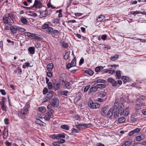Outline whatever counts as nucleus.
I'll list each match as a JSON object with an SVG mask.
<instances>
[{
    "label": "nucleus",
    "instance_id": "obj_1",
    "mask_svg": "<svg viewBox=\"0 0 146 146\" xmlns=\"http://www.w3.org/2000/svg\"><path fill=\"white\" fill-rule=\"evenodd\" d=\"M29 104H26L24 107L21 111L18 112V115L19 117L22 119H24L27 116L29 113L28 108H30Z\"/></svg>",
    "mask_w": 146,
    "mask_h": 146
},
{
    "label": "nucleus",
    "instance_id": "obj_2",
    "mask_svg": "<svg viewBox=\"0 0 146 146\" xmlns=\"http://www.w3.org/2000/svg\"><path fill=\"white\" fill-rule=\"evenodd\" d=\"M14 18V15L13 13H7L4 15L3 17V22L4 24H9V22L10 23H14L13 19Z\"/></svg>",
    "mask_w": 146,
    "mask_h": 146
},
{
    "label": "nucleus",
    "instance_id": "obj_3",
    "mask_svg": "<svg viewBox=\"0 0 146 146\" xmlns=\"http://www.w3.org/2000/svg\"><path fill=\"white\" fill-rule=\"evenodd\" d=\"M124 112L123 109L121 107L120 109H116L114 112V117L117 119L120 116H121L122 115H123Z\"/></svg>",
    "mask_w": 146,
    "mask_h": 146
},
{
    "label": "nucleus",
    "instance_id": "obj_4",
    "mask_svg": "<svg viewBox=\"0 0 146 146\" xmlns=\"http://www.w3.org/2000/svg\"><path fill=\"white\" fill-rule=\"evenodd\" d=\"M88 104V106L91 109H97L99 108L100 106L99 104L96 103H93L91 100H89Z\"/></svg>",
    "mask_w": 146,
    "mask_h": 146
},
{
    "label": "nucleus",
    "instance_id": "obj_5",
    "mask_svg": "<svg viewBox=\"0 0 146 146\" xmlns=\"http://www.w3.org/2000/svg\"><path fill=\"white\" fill-rule=\"evenodd\" d=\"M59 100L56 97H54L50 102L51 105L54 107H57L59 105Z\"/></svg>",
    "mask_w": 146,
    "mask_h": 146
},
{
    "label": "nucleus",
    "instance_id": "obj_6",
    "mask_svg": "<svg viewBox=\"0 0 146 146\" xmlns=\"http://www.w3.org/2000/svg\"><path fill=\"white\" fill-rule=\"evenodd\" d=\"M136 105L135 106V109L136 111L141 109V107L144 105L142 101H141L140 99H137L135 102Z\"/></svg>",
    "mask_w": 146,
    "mask_h": 146
},
{
    "label": "nucleus",
    "instance_id": "obj_7",
    "mask_svg": "<svg viewBox=\"0 0 146 146\" xmlns=\"http://www.w3.org/2000/svg\"><path fill=\"white\" fill-rule=\"evenodd\" d=\"M41 5V3L40 1L38 0H35V3L33 6H31L30 7H24V8L29 9H32V8L34 7L38 8H40Z\"/></svg>",
    "mask_w": 146,
    "mask_h": 146
},
{
    "label": "nucleus",
    "instance_id": "obj_8",
    "mask_svg": "<svg viewBox=\"0 0 146 146\" xmlns=\"http://www.w3.org/2000/svg\"><path fill=\"white\" fill-rule=\"evenodd\" d=\"M24 34L30 38L36 40H38L40 39V37L38 36H36L35 34L29 32H25Z\"/></svg>",
    "mask_w": 146,
    "mask_h": 146
},
{
    "label": "nucleus",
    "instance_id": "obj_9",
    "mask_svg": "<svg viewBox=\"0 0 146 146\" xmlns=\"http://www.w3.org/2000/svg\"><path fill=\"white\" fill-rule=\"evenodd\" d=\"M53 95V92L51 91H50L43 98L42 100V102H47L52 97Z\"/></svg>",
    "mask_w": 146,
    "mask_h": 146
},
{
    "label": "nucleus",
    "instance_id": "obj_10",
    "mask_svg": "<svg viewBox=\"0 0 146 146\" xmlns=\"http://www.w3.org/2000/svg\"><path fill=\"white\" fill-rule=\"evenodd\" d=\"M54 111L53 110H51L46 113V115L44 116V118L46 120H48L50 118L51 116L52 115Z\"/></svg>",
    "mask_w": 146,
    "mask_h": 146
},
{
    "label": "nucleus",
    "instance_id": "obj_11",
    "mask_svg": "<svg viewBox=\"0 0 146 146\" xmlns=\"http://www.w3.org/2000/svg\"><path fill=\"white\" fill-rule=\"evenodd\" d=\"M76 65V59L74 58L71 61V63L68 64L66 65V68L68 69L70 68L71 67L75 66Z\"/></svg>",
    "mask_w": 146,
    "mask_h": 146
},
{
    "label": "nucleus",
    "instance_id": "obj_12",
    "mask_svg": "<svg viewBox=\"0 0 146 146\" xmlns=\"http://www.w3.org/2000/svg\"><path fill=\"white\" fill-rule=\"evenodd\" d=\"M53 88L55 91L57 90L60 87L61 85V82L58 81H55L54 83Z\"/></svg>",
    "mask_w": 146,
    "mask_h": 146
},
{
    "label": "nucleus",
    "instance_id": "obj_13",
    "mask_svg": "<svg viewBox=\"0 0 146 146\" xmlns=\"http://www.w3.org/2000/svg\"><path fill=\"white\" fill-rule=\"evenodd\" d=\"M64 85L66 89H70L72 88V84L68 81L64 82Z\"/></svg>",
    "mask_w": 146,
    "mask_h": 146
},
{
    "label": "nucleus",
    "instance_id": "obj_14",
    "mask_svg": "<svg viewBox=\"0 0 146 146\" xmlns=\"http://www.w3.org/2000/svg\"><path fill=\"white\" fill-rule=\"evenodd\" d=\"M92 125L91 123H88V124H76V127L79 129V130H80L81 129V127L82 126H84L87 127L88 125Z\"/></svg>",
    "mask_w": 146,
    "mask_h": 146
},
{
    "label": "nucleus",
    "instance_id": "obj_15",
    "mask_svg": "<svg viewBox=\"0 0 146 146\" xmlns=\"http://www.w3.org/2000/svg\"><path fill=\"white\" fill-rule=\"evenodd\" d=\"M108 81L111 83L112 84V85L113 86H116L117 84V83L114 79L111 78H109L108 79Z\"/></svg>",
    "mask_w": 146,
    "mask_h": 146
},
{
    "label": "nucleus",
    "instance_id": "obj_16",
    "mask_svg": "<svg viewBox=\"0 0 146 146\" xmlns=\"http://www.w3.org/2000/svg\"><path fill=\"white\" fill-rule=\"evenodd\" d=\"M40 15L42 17H44L50 14V13H48L46 10L42 11L40 12Z\"/></svg>",
    "mask_w": 146,
    "mask_h": 146
},
{
    "label": "nucleus",
    "instance_id": "obj_17",
    "mask_svg": "<svg viewBox=\"0 0 146 146\" xmlns=\"http://www.w3.org/2000/svg\"><path fill=\"white\" fill-rule=\"evenodd\" d=\"M107 109V107L105 106L102 108L101 110V114L102 116H105L106 115V111Z\"/></svg>",
    "mask_w": 146,
    "mask_h": 146
},
{
    "label": "nucleus",
    "instance_id": "obj_18",
    "mask_svg": "<svg viewBox=\"0 0 146 146\" xmlns=\"http://www.w3.org/2000/svg\"><path fill=\"white\" fill-rule=\"evenodd\" d=\"M15 27L11 26L10 27V29L11 31V32L13 34H15L16 33L17 30H18V27Z\"/></svg>",
    "mask_w": 146,
    "mask_h": 146
},
{
    "label": "nucleus",
    "instance_id": "obj_19",
    "mask_svg": "<svg viewBox=\"0 0 146 146\" xmlns=\"http://www.w3.org/2000/svg\"><path fill=\"white\" fill-rule=\"evenodd\" d=\"M113 108H111L108 111L107 113V116L109 117H111L113 114Z\"/></svg>",
    "mask_w": 146,
    "mask_h": 146
},
{
    "label": "nucleus",
    "instance_id": "obj_20",
    "mask_svg": "<svg viewBox=\"0 0 146 146\" xmlns=\"http://www.w3.org/2000/svg\"><path fill=\"white\" fill-rule=\"evenodd\" d=\"M35 49L34 47H30L29 48L28 50L31 54H33L35 53Z\"/></svg>",
    "mask_w": 146,
    "mask_h": 146
},
{
    "label": "nucleus",
    "instance_id": "obj_21",
    "mask_svg": "<svg viewBox=\"0 0 146 146\" xmlns=\"http://www.w3.org/2000/svg\"><path fill=\"white\" fill-rule=\"evenodd\" d=\"M53 67V64L52 63H49L48 64L47 66V70L49 71H51Z\"/></svg>",
    "mask_w": 146,
    "mask_h": 146
},
{
    "label": "nucleus",
    "instance_id": "obj_22",
    "mask_svg": "<svg viewBox=\"0 0 146 146\" xmlns=\"http://www.w3.org/2000/svg\"><path fill=\"white\" fill-rule=\"evenodd\" d=\"M60 127L62 129H65L66 130H68L69 129V127L67 125H62Z\"/></svg>",
    "mask_w": 146,
    "mask_h": 146
},
{
    "label": "nucleus",
    "instance_id": "obj_23",
    "mask_svg": "<svg viewBox=\"0 0 146 146\" xmlns=\"http://www.w3.org/2000/svg\"><path fill=\"white\" fill-rule=\"evenodd\" d=\"M96 86L98 89V88H105L106 87V85L104 84H97Z\"/></svg>",
    "mask_w": 146,
    "mask_h": 146
},
{
    "label": "nucleus",
    "instance_id": "obj_24",
    "mask_svg": "<svg viewBox=\"0 0 146 146\" xmlns=\"http://www.w3.org/2000/svg\"><path fill=\"white\" fill-rule=\"evenodd\" d=\"M144 137L143 135H139L136 137L135 140L136 141H140L143 139Z\"/></svg>",
    "mask_w": 146,
    "mask_h": 146
},
{
    "label": "nucleus",
    "instance_id": "obj_25",
    "mask_svg": "<svg viewBox=\"0 0 146 146\" xmlns=\"http://www.w3.org/2000/svg\"><path fill=\"white\" fill-rule=\"evenodd\" d=\"M105 18V17L102 15H101L99 16L98 18L96 19V21L98 22H100L102 21Z\"/></svg>",
    "mask_w": 146,
    "mask_h": 146
},
{
    "label": "nucleus",
    "instance_id": "obj_26",
    "mask_svg": "<svg viewBox=\"0 0 146 146\" xmlns=\"http://www.w3.org/2000/svg\"><path fill=\"white\" fill-rule=\"evenodd\" d=\"M123 111L124 112V114L123 115H124L125 116L127 117V116L129 114V109L128 108L126 107L125 110H123Z\"/></svg>",
    "mask_w": 146,
    "mask_h": 146
},
{
    "label": "nucleus",
    "instance_id": "obj_27",
    "mask_svg": "<svg viewBox=\"0 0 146 146\" xmlns=\"http://www.w3.org/2000/svg\"><path fill=\"white\" fill-rule=\"evenodd\" d=\"M125 118L123 117H121L118 119V122L120 123H122L125 122Z\"/></svg>",
    "mask_w": 146,
    "mask_h": 146
},
{
    "label": "nucleus",
    "instance_id": "obj_28",
    "mask_svg": "<svg viewBox=\"0 0 146 146\" xmlns=\"http://www.w3.org/2000/svg\"><path fill=\"white\" fill-rule=\"evenodd\" d=\"M122 79L124 83L128 82L129 81V78L125 76H123L122 77Z\"/></svg>",
    "mask_w": 146,
    "mask_h": 146
},
{
    "label": "nucleus",
    "instance_id": "obj_29",
    "mask_svg": "<svg viewBox=\"0 0 146 146\" xmlns=\"http://www.w3.org/2000/svg\"><path fill=\"white\" fill-rule=\"evenodd\" d=\"M98 90L96 86H94L92 87L90 89V92H93L96 91Z\"/></svg>",
    "mask_w": 146,
    "mask_h": 146
},
{
    "label": "nucleus",
    "instance_id": "obj_30",
    "mask_svg": "<svg viewBox=\"0 0 146 146\" xmlns=\"http://www.w3.org/2000/svg\"><path fill=\"white\" fill-rule=\"evenodd\" d=\"M104 68V67L100 66L96 68L95 70L96 72H99L102 70Z\"/></svg>",
    "mask_w": 146,
    "mask_h": 146
},
{
    "label": "nucleus",
    "instance_id": "obj_31",
    "mask_svg": "<svg viewBox=\"0 0 146 146\" xmlns=\"http://www.w3.org/2000/svg\"><path fill=\"white\" fill-rule=\"evenodd\" d=\"M94 82L96 83H104L106 81L104 79H98L96 80Z\"/></svg>",
    "mask_w": 146,
    "mask_h": 146
},
{
    "label": "nucleus",
    "instance_id": "obj_32",
    "mask_svg": "<svg viewBox=\"0 0 146 146\" xmlns=\"http://www.w3.org/2000/svg\"><path fill=\"white\" fill-rule=\"evenodd\" d=\"M46 109L43 106L39 107L38 108L39 111L43 113L45 112L46 111Z\"/></svg>",
    "mask_w": 146,
    "mask_h": 146
},
{
    "label": "nucleus",
    "instance_id": "obj_33",
    "mask_svg": "<svg viewBox=\"0 0 146 146\" xmlns=\"http://www.w3.org/2000/svg\"><path fill=\"white\" fill-rule=\"evenodd\" d=\"M119 57V55H115L111 56L110 60L112 61H114L115 60L117 59Z\"/></svg>",
    "mask_w": 146,
    "mask_h": 146
},
{
    "label": "nucleus",
    "instance_id": "obj_34",
    "mask_svg": "<svg viewBox=\"0 0 146 146\" xmlns=\"http://www.w3.org/2000/svg\"><path fill=\"white\" fill-rule=\"evenodd\" d=\"M21 22L22 23L25 24H27L28 23L27 20L24 17H22L21 18Z\"/></svg>",
    "mask_w": 146,
    "mask_h": 146
},
{
    "label": "nucleus",
    "instance_id": "obj_35",
    "mask_svg": "<svg viewBox=\"0 0 146 146\" xmlns=\"http://www.w3.org/2000/svg\"><path fill=\"white\" fill-rule=\"evenodd\" d=\"M4 137H7L8 136V130L7 129H5L3 131Z\"/></svg>",
    "mask_w": 146,
    "mask_h": 146
},
{
    "label": "nucleus",
    "instance_id": "obj_36",
    "mask_svg": "<svg viewBox=\"0 0 146 146\" xmlns=\"http://www.w3.org/2000/svg\"><path fill=\"white\" fill-rule=\"evenodd\" d=\"M68 93V92L67 90L61 91L60 92V94L65 96H67Z\"/></svg>",
    "mask_w": 146,
    "mask_h": 146
},
{
    "label": "nucleus",
    "instance_id": "obj_37",
    "mask_svg": "<svg viewBox=\"0 0 146 146\" xmlns=\"http://www.w3.org/2000/svg\"><path fill=\"white\" fill-rule=\"evenodd\" d=\"M36 123L37 124L40 125H43V122L40 119H37L36 120Z\"/></svg>",
    "mask_w": 146,
    "mask_h": 146
},
{
    "label": "nucleus",
    "instance_id": "obj_38",
    "mask_svg": "<svg viewBox=\"0 0 146 146\" xmlns=\"http://www.w3.org/2000/svg\"><path fill=\"white\" fill-rule=\"evenodd\" d=\"M116 74L117 77L118 79H119L121 78V71L119 70L116 71Z\"/></svg>",
    "mask_w": 146,
    "mask_h": 146
},
{
    "label": "nucleus",
    "instance_id": "obj_39",
    "mask_svg": "<svg viewBox=\"0 0 146 146\" xmlns=\"http://www.w3.org/2000/svg\"><path fill=\"white\" fill-rule=\"evenodd\" d=\"M106 95V93L104 91L100 93L98 95V96L100 98H104Z\"/></svg>",
    "mask_w": 146,
    "mask_h": 146
},
{
    "label": "nucleus",
    "instance_id": "obj_40",
    "mask_svg": "<svg viewBox=\"0 0 146 146\" xmlns=\"http://www.w3.org/2000/svg\"><path fill=\"white\" fill-rule=\"evenodd\" d=\"M50 1L51 0H50V1H49L48 4H47V6L48 7H51L52 9H55L56 7L53 6V5L51 4Z\"/></svg>",
    "mask_w": 146,
    "mask_h": 146
},
{
    "label": "nucleus",
    "instance_id": "obj_41",
    "mask_svg": "<svg viewBox=\"0 0 146 146\" xmlns=\"http://www.w3.org/2000/svg\"><path fill=\"white\" fill-rule=\"evenodd\" d=\"M141 13V12L140 11H131V14H133L134 16H135L136 14H140Z\"/></svg>",
    "mask_w": 146,
    "mask_h": 146
},
{
    "label": "nucleus",
    "instance_id": "obj_42",
    "mask_svg": "<svg viewBox=\"0 0 146 146\" xmlns=\"http://www.w3.org/2000/svg\"><path fill=\"white\" fill-rule=\"evenodd\" d=\"M18 30L22 33L25 32L26 29L24 28H21L20 27H18Z\"/></svg>",
    "mask_w": 146,
    "mask_h": 146
},
{
    "label": "nucleus",
    "instance_id": "obj_43",
    "mask_svg": "<svg viewBox=\"0 0 146 146\" xmlns=\"http://www.w3.org/2000/svg\"><path fill=\"white\" fill-rule=\"evenodd\" d=\"M69 54L68 52H66L65 53L64 56V58L65 60H67L69 56Z\"/></svg>",
    "mask_w": 146,
    "mask_h": 146
},
{
    "label": "nucleus",
    "instance_id": "obj_44",
    "mask_svg": "<svg viewBox=\"0 0 146 146\" xmlns=\"http://www.w3.org/2000/svg\"><path fill=\"white\" fill-rule=\"evenodd\" d=\"M46 31L48 33H51L53 31V29L52 27H48L46 30Z\"/></svg>",
    "mask_w": 146,
    "mask_h": 146
},
{
    "label": "nucleus",
    "instance_id": "obj_45",
    "mask_svg": "<svg viewBox=\"0 0 146 146\" xmlns=\"http://www.w3.org/2000/svg\"><path fill=\"white\" fill-rule=\"evenodd\" d=\"M53 31L54 36H58L59 32L57 30H55Z\"/></svg>",
    "mask_w": 146,
    "mask_h": 146
},
{
    "label": "nucleus",
    "instance_id": "obj_46",
    "mask_svg": "<svg viewBox=\"0 0 146 146\" xmlns=\"http://www.w3.org/2000/svg\"><path fill=\"white\" fill-rule=\"evenodd\" d=\"M48 88L49 90H51L52 88V83L51 82H49L48 84Z\"/></svg>",
    "mask_w": 146,
    "mask_h": 146
},
{
    "label": "nucleus",
    "instance_id": "obj_47",
    "mask_svg": "<svg viewBox=\"0 0 146 146\" xmlns=\"http://www.w3.org/2000/svg\"><path fill=\"white\" fill-rule=\"evenodd\" d=\"M141 130V129L139 128H136L133 131L135 133H139Z\"/></svg>",
    "mask_w": 146,
    "mask_h": 146
},
{
    "label": "nucleus",
    "instance_id": "obj_48",
    "mask_svg": "<svg viewBox=\"0 0 146 146\" xmlns=\"http://www.w3.org/2000/svg\"><path fill=\"white\" fill-rule=\"evenodd\" d=\"M52 23L55 24H58L59 23V20L58 19H55L53 20Z\"/></svg>",
    "mask_w": 146,
    "mask_h": 146
},
{
    "label": "nucleus",
    "instance_id": "obj_49",
    "mask_svg": "<svg viewBox=\"0 0 146 146\" xmlns=\"http://www.w3.org/2000/svg\"><path fill=\"white\" fill-rule=\"evenodd\" d=\"M87 73L89 75H92L94 73L91 70H88L87 71Z\"/></svg>",
    "mask_w": 146,
    "mask_h": 146
},
{
    "label": "nucleus",
    "instance_id": "obj_50",
    "mask_svg": "<svg viewBox=\"0 0 146 146\" xmlns=\"http://www.w3.org/2000/svg\"><path fill=\"white\" fill-rule=\"evenodd\" d=\"M49 25L48 24H44L42 27V28L43 29H47Z\"/></svg>",
    "mask_w": 146,
    "mask_h": 146
},
{
    "label": "nucleus",
    "instance_id": "obj_51",
    "mask_svg": "<svg viewBox=\"0 0 146 146\" xmlns=\"http://www.w3.org/2000/svg\"><path fill=\"white\" fill-rule=\"evenodd\" d=\"M90 86L88 85L86 86L84 88V92H87L90 88Z\"/></svg>",
    "mask_w": 146,
    "mask_h": 146
},
{
    "label": "nucleus",
    "instance_id": "obj_52",
    "mask_svg": "<svg viewBox=\"0 0 146 146\" xmlns=\"http://www.w3.org/2000/svg\"><path fill=\"white\" fill-rule=\"evenodd\" d=\"M5 143L6 146H11V143L7 141H6Z\"/></svg>",
    "mask_w": 146,
    "mask_h": 146
},
{
    "label": "nucleus",
    "instance_id": "obj_53",
    "mask_svg": "<svg viewBox=\"0 0 146 146\" xmlns=\"http://www.w3.org/2000/svg\"><path fill=\"white\" fill-rule=\"evenodd\" d=\"M48 89L46 88H44L43 90V94H47L48 92Z\"/></svg>",
    "mask_w": 146,
    "mask_h": 146
},
{
    "label": "nucleus",
    "instance_id": "obj_54",
    "mask_svg": "<svg viewBox=\"0 0 146 146\" xmlns=\"http://www.w3.org/2000/svg\"><path fill=\"white\" fill-rule=\"evenodd\" d=\"M0 92H1V94L3 95H5L6 94V92H5V90H4L0 89Z\"/></svg>",
    "mask_w": 146,
    "mask_h": 146
},
{
    "label": "nucleus",
    "instance_id": "obj_55",
    "mask_svg": "<svg viewBox=\"0 0 146 146\" xmlns=\"http://www.w3.org/2000/svg\"><path fill=\"white\" fill-rule=\"evenodd\" d=\"M62 46L63 47L66 48H67L68 46V44L67 43L63 42L62 44Z\"/></svg>",
    "mask_w": 146,
    "mask_h": 146
},
{
    "label": "nucleus",
    "instance_id": "obj_56",
    "mask_svg": "<svg viewBox=\"0 0 146 146\" xmlns=\"http://www.w3.org/2000/svg\"><path fill=\"white\" fill-rule=\"evenodd\" d=\"M47 75L50 78L52 76V73L50 72H48L47 73Z\"/></svg>",
    "mask_w": 146,
    "mask_h": 146
},
{
    "label": "nucleus",
    "instance_id": "obj_57",
    "mask_svg": "<svg viewBox=\"0 0 146 146\" xmlns=\"http://www.w3.org/2000/svg\"><path fill=\"white\" fill-rule=\"evenodd\" d=\"M71 131L72 133H78V131L77 129L74 128H73Z\"/></svg>",
    "mask_w": 146,
    "mask_h": 146
},
{
    "label": "nucleus",
    "instance_id": "obj_58",
    "mask_svg": "<svg viewBox=\"0 0 146 146\" xmlns=\"http://www.w3.org/2000/svg\"><path fill=\"white\" fill-rule=\"evenodd\" d=\"M106 99H102L100 98H98L97 99V100L99 102H102L103 101H105Z\"/></svg>",
    "mask_w": 146,
    "mask_h": 146
},
{
    "label": "nucleus",
    "instance_id": "obj_59",
    "mask_svg": "<svg viewBox=\"0 0 146 146\" xmlns=\"http://www.w3.org/2000/svg\"><path fill=\"white\" fill-rule=\"evenodd\" d=\"M107 38V36L106 35H103L101 37V38L104 40H105Z\"/></svg>",
    "mask_w": 146,
    "mask_h": 146
},
{
    "label": "nucleus",
    "instance_id": "obj_60",
    "mask_svg": "<svg viewBox=\"0 0 146 146\" xmlns=\"http://www.w3.org/2000/svg\"><path fill=\"white\" fill-rule=\"evenodd\" d=\"M4 123L6 124H9V120L7 118H5L4 119Z\"/></svg>",
    "mask_w": 146,
    "mask_h": 146
},
{
    "label": "nucleus",
    "instance_id": "obj_61",
    "mask_svg": "<svg viewBox=\"0 0 146 146\" xmlns=\"http://www.w3.org/2000/svg\"><path fill=\"white\" fill-rule=\"evenodd\" d=\"M75 36L78 38H81V35L80 34L78 33H74Z\"/></svg>",
    "mask_w": 146,
    "mask_h": 146
},
{
    "label": "nucleus",
    "instance_id": "obj_62",
    "mask_svg": "<svg viewBox=\"0 0 146 146\" xmlns=\"http://www.w3.org/2000/svg\"><path fill=\"white\" fill-rule=\"evenodd\" d=\"M125 144L127 146H130L131 145V143L130 141H126L125 143Z\"/></svg>",
    "mask_w": 146,
    "mask_h": 146
},
{
    "label": "nucleus",
    "instance_id": "obj_63",
    "mask_svg": "<svg viewBox=\"0 0 146 146\" xmlns=\"http://www.w3.org/2000/svg\"><path fill=\"white\" fill-rule=\"evenodd\" d=\"M60 143L58 142H54L53 143V145L54 146H60Z\"/></svg>",
    "mask_w": 146,
    "mask_h": 146
},
{
    "label": "nucleus",
    "instance_id": "obj_64",
    "mask_svg": "<svg viewBox=\"0 0 146 146\" xmlns=\"http://www.w3.org/2000/svg\"><path fill=\"white\" fill-rule=\"evenodd\" d=\"M141 112L143 115H146V109L142 110Z\"/></svg>",
    "mask_w": 146,
    "mask_h": 146
}]
</instances>
